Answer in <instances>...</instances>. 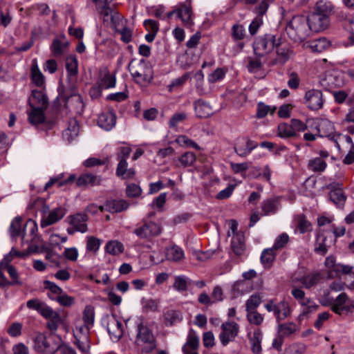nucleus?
<instances>
[{
	"label": "nucleus",
	"instance_id": "obj_1",
	"mask_svg": "<svg viewBox=\"0 0 354 354\" xmlns=\"http://www.w3.org/2000/svg\"><path fill=\"white\" fill-rule=\"evenodd\" d=\"M136 331L135 344L138 346H142L143 353H149L156 348V338L153 330L145 324L143 317H140L138 319Z\"/></svg>",
	"mask_w": 354,
	"mask_h": 354
},
{
	"label": "nucleus",
	"instance_id": "obj_2",
	"mask_svg": "<svg viewBox=\"0 0 354 354\" xmlns=\"http://www.w3.org/2000/svg\"><path fill=\"white\" fill-rule=\"evenodd\" d=\"M286 30L292 39L299 41L304 40L310 33L307 19L301 15L294 17Z\"/></svg>",
	"mask_w": 354,
	"mask_h": 354
},
{
	"label": "nucleus",
	"instance_id": "obj_3",
	"mask_svg": "<svg viewBox=\"0 0 354 354\" xmlns=\"http://www.w3.org/2000/svg\"><path fill=\"white\" fill-rule=\"evenodd\" d=\"M162 232V227L155 221L143 219L138 223L132 231L139 239L151 241L155 237L158 236Z\"/></svg>",
	"mask_w": 354,
	"mask_h": 354
},
{
	"label": "nucleus",
	"instance_id": "obj_4",
	"mask_svg": "<svg viewBox=\"0 0 354 354\" xmlns=\"http://www.w3.org/2000/svg\"><path fill=\"white\" fill-rule=\"evenodd\" d=\"M131 153L129 147H120L117 149L116 156L118 161L115 174L118 177L124 180H131L136 176V170L133 167H128L127 161Z\"/></svg>",
	"mask_w": 354,
	"mask_h": 354
},
{
	"label": "nucleus",
	"instance_id": "obj_5",
	"mask_svg": "<svg viewBox=\"0 0 354 354\" xmlns=\"http://www.w3.org/2000/svg\"><path fill=\"white\" fill-rule=\"evenodd\" d=\"M128 68L137 84L142 85L149 83L153 78L152 69L144 59L136 63L131 61Z\"/></svg>",
	"mask_w": 354,
	"mask_h": 354
},
{
	"label": "nucleus",
	"instance_id": "obj_6",
	"mask_svg": "<svg viewBox=\"0 0 354 354\" xmlns=\"http://www.w3.org/2000/svg\"><path fill=\"white\" fill-rule=\"evenodd\" d=\"M59 337L50 335L46 337L44 334L39 333L34 339V348L44 354H56L59 348Z\"/></svg>",
	"mask_w": 354,
	"mask_h": 354
},
{
	"label": "nucleus",
	"instance_id": "obj_7",
	"mask_svg": "<svg viewBox=\"0 0 354 354\" xmlns=\"http://www.w3.org/2000/svg\"><path fill=\"white\" fill-rule=\"evenodd\" d=\"M276 37L266 34L255 39L253 44L254 52L257 56H264L271 53L276 46Z\"/></svg>",
	"mask_w": 354,
	"mask_h": 354
},
{
	"label": "nucleus",
	"instance_id": "obj_8",
	"mask_svg": "<svg viewBox=\"0 0 354 354\" xmlns=\"http://www.w3.org/2000/svg\"><path fill=\"white\" fill-rule=\"evenodd\" d=\"M45 110L38 107H30V110L27 112L28 120L31 124L35 127L41 125L42 130L48 131L53 128L55 122L52 120H46L44 113Z\"/></svg>",
	"mask_w": 354,
	"mask_h": 354
},
{
	"label": "nucleus",
	"instance_id": "obj_9",
	"mask_svg": "<svg viewBox=\"0 0 354 354\" xmlns=\"http://www.w3.org/2000/svg\"><path fill=\"white\" fill-rule=\"evenodd\" d=\"M107 331L113 341H118L124 333L123 325L115 315H108L104 318Z\"/></svg>",
	"mask_w": 354,
	"mask_h": 354
},
{
	"label": "nucleus",
	"instance_id": "obj_10",
	"mask_svg": "<svg viewBox=\"0 0 354 354\" xmlns=\"http://www.w3.org/2000/svg\"><path fill=\"white\" fill-rule=\"evenodd\" d=\"M91 327L84 324L77 326L74 331L75 342L79 349L86 353L90 348L89 330Z\"/></svg>",
	"mask_w": 354,
	"mask_h": 354
},
{
	"label": "nucleus",
	"instance_id": "obj_11",
	"mask_svg": "<svg viewBox=\"0 0 354 354\" xmlns=\"http://www.w3.org/2000/svg\"><path fill=\"white\" fill-rule=\"evenodd\" d=\"M221 330L219 339L223 346H226L229 342L234 341L237 336L239 327L234 322H226L221 325Z\"/></svg>",
	"mask_w": 354,
	"mask_h": 354
},
{
	"label": "nucleus",
	"instance_id": "obj_12",
	"mask_svg": "<svg viewBox=\"0 0 354 354\" xmlns=\"http://www.w3.org/2000/svg\"><path fill=\"white\" fill-rule=\"evenodd\" d=\"M324 100L321 91L310 89L304 96V104L312 111H317L323 107Z\"/></svg>",
	"mask_w": 354,
	"mask_h": 354
},
{
	"label": "nucleus",
	"instance_id": "obj_13",
	"mask_svg": "<svg viewBox=\"0 0 354 354\" xmlns=\"http://www.w3.org/2000/svg\"><path fill=\"white\" fill-rule=\"evenodd\" d=\"M100 14L103 17L104 23L107 26L113 29H115L119 26L121 16L115 10L106 4L102 8Z\"/></svg>",
	"mask_w": 354,
	"mask_h": 354
},
{
	"label": "nucleus",
	"instance_id": "obj_14",
	"mask_svg": "<svg viewBox=\"0 0 354 354\" xmlns=\"http://www.w3.org/2000/svg\"><path fill=\"white\" fill-rule=\"evenodd\" d=\"M69 46V42L64 34L55 37L51 45L50 50L51 54L55 57H60L65 54Z\"/></svg>",
	"mask_w": 354,
	"mask_h": 354
},
{
	"label": "nucleus",
	"instance_id": "obj_15",
	"mask_svg": "<svg viewBox=\"0 0 354 354\" xmlns=\"http://www.w3.org/2000/svg\"><path fill=\"white\" fill-rule=\"evenodd\" d=\"M307 19L310 32H320L328 28L329 19L320 14L313 12Z\"/></svg>",
	"mask_w": 354,
	"mask_h": 354
},
{
	"label": "nucleus",
	"instance_id": "obj_16",
	"mask_svg": "<svg viewBox=\"0 0 354 354\" xmlns=\"http://www.w3.org/2000/svg\"><path fill=\"white\" fill-rule=\"evenodd\" d=\"M330 189L329 196L330 200L339 207L342 208L346 203V196L343 192L342 185L339 183H333L328 185Z\"/></svg>",
	"mask_w": 354,
	"mask_h": 354
},
{
	"label": "nucleus",
	"instance_id": "obj_17",
	"mask_svg": "<svg viewBox=\"0 0 354 354\" xmlns=\"http://www.w3.org/2000/svg\"><path fill=\"white\" fill-rule=\"evenodd\" d=\"M67 210L65 207H58L53 209L47 216L41 218L40 225L42 228L56 223L66 215Z\"/></svg>",
	"mask_w": 354,
	"mask_h": 354
},
{
	"label": "nucleus",
	"instance_id": "obj_18",
	"mask_svg": "<svg viewBox=\"0 0 354 354\" xmlns=\"http://www.w3.org/2000/svg\"><path fill=\"white\" fill-rule=\"evenodd\" d=\"M316 129L320 137H328L332 140V137L338 133H335L333 124L327 119H318L315 122Z\"/></svg>",
	"mask_w": 354,
	"mask_h": 354
},
{
	"label": "nucleus",
	"instance_id": "obj_19",
	"mask_svg": "<svg viewBox=\"0 0 354 354\" xmlns=\"http://www.w3.org/2000/svg\"><path fill=\"white\" fill-rule=\"evenodd\" d=\"M353 307L354 308L353 301L344 292L339 295L332 304L333 311L339 315L343 310H348Z\"/></svg>",
	"mask_w": 354,
	"mask_h": 354
},
{
	"label": "nucleus",
	"instance_id": "obj_20",
	"mask_svg": "<svg viewBox=\"0 0 354 354\" xmlns=\"http://www.w3.org/2000/svg\"><path fill=\"white\" fill-rule=\"evenodd\" d=\"M67 220L70 225L75 227L77 232L84 233L88 230V216L86 214L77 213L71 215L67 217Z\"/></svg>",
	"mask_w": 354,
	"mask_h": 354
},
{
	"label": "nucleus",
	"instance_id": "obj_21",
	"mask_svg": "<svg viewBox=\"0 0 354 354\" xmlns=\"http://www.w3.org/2000/svg\"><path fill=\"white\" fill-rule=\"evenodd\" d=\"M321 279V274L319 272H313L308 273L301 278L295 277L292 279V282L295 283L299 281L304 288L308 289L318 284Z\"/></svg>",
	"mask_w": 354,
	"mask_h": 354
},
{
	"label": "nucleus",
	"instance_id": "obj_22",
	"mask_svg": "<svg viewBox=\"0 0 354 354\" xmlns=\"http://www.w3.org/2000/svg\"><path fill=\"white\" fill-rule=\"evenodd\" d=\"M102 181L101 176L91 173H85L80 176L76 183L79 187H95L100 185Z\"/></svg>",
	"mask_w": 354,
	"mask_h": 354
},
{
	"label": "nucleus",
	"instance_id": "obj_23",
	"mask_svg": "<svg viewBox=\"0 0 354 354\" xmlns=\"http://www.w3.org/2000/svg\"><path fill=\"white\" fill-rule=\"evenodd\" d=\"M30 107L46 109L48 105L47 96L41 91L33 90L28 99Z\"/></svg>",
	"mask_w": 354,
	"mask_h": 354
},
{
	"label": "nucleus",
	"instance_id": "obj_24",
	"mask_svg": "<svg viewBox=\"0 0 354 354\" xmlns=\"http://www.w3.org/2000/svg\"><path fill=\"white\" fill-rule=\"evenodd\" d=\"M116 78L114 74H111L108 68H104L100 72L98 85L101 89H109L115 87Z\"/></svg>",
	"mask_w": 354,
	"mask_h": 354
},
{
	"label": "nucleus",
	"instance_id": "obj_25",
	"mask_svg": "<svg viewBox=\"0 0 354 354\" xmlns=\"http://www.w3.org/2000/svg\"><path fill=\"white\" fill-rule=\"evenodd\" d=\"M115 122L116 116L113 111L103 112L98 117V125L106 131L111 130L115 125Z\"/></svg>",
	"mask_w": 354,
	"mask_h": 354
},
{
	"label": "nucleus",
	"instance_id": "obj_26",
	"mask_svg": "<svg viewBox=\"0 0 354 354\" xmlns=\"http://www.w3.org/2000/svg\"><path fill=\"white\" fill-rule=\"evenodd\" d=\"M196 161V156L194 152L187 151L181 154L173 162L177 167L186 168L192 167Z\"/></svg>",
	"mask_w": 354,
	"mask_h": 354
},
{
	"label": "nucleus",
	"instance_id": "obj_27",
	"mask_svg": "<svg viewBox=\"0 0 354 354\" xmlns=\"http://www.w3.org/2000/svg\"><path fill=\"white\" fill-rule=\"evenodd\" d=\"M66 69L70 81H75L78 73V61L75 55H71L66 57Z\"/></svg>",
	"mask_w": 354,
	"mask_h": 354
},
{
	"label": "nucleus",
	"instance_id": "obj_28",
	"mask_svg": "<svg viewBox=\"0 0 354 354\" xmlns=\"http://www.w3.org/2000/svg\"><path fill=\"white\" fill-rule=\"evenodd\" d=\"M194 110L197 117L206 118L213 113L211 106L206 102L198 100L194 103Z\"/></svg>",
	"mask_w": 354,
	"mask_h": 354
},
{
	"label": "nucleus",
	"instance_id": "obj_29",
	"mask_svg": "<svg viewBox=\"0 0 354 354\" xmlns=\"http://www.w3.org/2000/svg\"><path fill=\"white\" fill-rule=\"evenodd\" d=\"M165 257L168 261L178 262L184 259V251L178 245H173L166 248Z\"/></svg>",
	"mask_w": 354,
	"mask_h": 354
},
{
	"label": "nucleus",
	"instance_id": "obj_30",
	"mask_svg": "<svg viewBox=\"0 0 354 354\" xmlns=\"http://www.w3.org/2000/svg\"><path fill=\"white\" fill-rule=\"evenodd\" d=\"M232 253L236 257H241L243 254V234H237L232 236L231 241Z\"/></svg>",
	"mask_w": 354,
	"mask_h": 354
},
{
	"label": "nucleus",
	"instance_id": "obj_31",
	"mask_svg": "<svg viewBox=\"0 0 354 354\" xmlns=\"http://www.w3.org/2000/svg\"><path fill=\"white\" fill-rule=\"evenodd\" d=\"M294 223L295 225V232H299L301 234H304L312 230L310 223L302 214H299L295 216Z\"/></svg>",
	"mask_w": 354,
	"mask_h": 354
},
{
	"label": "nucleus",
	"instance_id": "obj_32",
	"mask_svg": "<svg viewBox=\"0 0 354 354\" xmlns=\"http://www.w3.org/2000/svg\"><path fill=\"white\" fill-rule=\"evenodd\" d=\"M325 267L326 268V274L328 279L339 277V263H336L335 257L328 256L325 261Z\"/></svg>",
	"mask_w": 354,
	"mask_h": 354
},
{
	"label": "nucleus",
	"instance_id": "obj_33",
	"mask_svg": "<svg viewBox=\"0 0 354 354\" xmlns=\"http://www.w3.org/2000/svg\"><path fill=\"white\" fill-rule=\"evenodd\" d=\"M248 336L250 338V344L252 353L254 354H261L262 348L261 342L262 335L260 330L256 329L252 336L250 333L248 334Z\"/></svg>",
	"mask_w": 354,
	"mask_h": 354
},
{
	"label": "nucleus",
	"instance_id": "obj_34",
	"mask_svg": "<svg viewBox=\"0 0 354 354\" xmlns=\"http://www.w3.org/2000/svg\"><path fill=\"white\" fill-rule=\"evenodd\" d=\"M247 171L248 175L251 176L252 178H257L259 176H263L267 181L270 180L271 177V171L268 167L266 165L263 167V171L259 167H250L248 168L245 167V171Z\"/></svg>",
	"mask_w": 354,
	"mask_h": 354
},
{
	"label": "nucleus",
	"instance_id": "obj_35",
	"mask_svg": "<svg viewBox=\"0 0 354 354\" xmlns=\"http://www.w3.org/2000/svg\"><path fill=\"white\" fill-rule=\"evenodd\" d=\"M31 80L37 86H42L45 83V77L41 72L36 59H34L31 66Z\"/></svg>",
	"mask_w": 354,
	"mask_h": 354
},
{
	"label": "nucleus",
	"instance_id": "obj_36",
	"mask_svg": "<svg viewBox=\"0 0 354 354\" xmlns=\"http://www.w3.org/2000/svg\"><path fill=\"white\" fill-rule=\"evenodd\" d=\"M128 203L124 200L108 201L105 204L106 210L110 212H120L128 208Z\"/></svg>",
	"mask_w": 354,
	"mask_h": 354
},
{
	"label": "nucleus",
	"instance_id": "obj_37",
	"mask_svg": "<svg viewBox=\"0 0 354 354\" xmlns=\"http://www.w3.org/2000/svg\"><path fill=\"white\" fill-rule=\"evenodd\" d=\"M177 16L185 24H191L192 8L189 6L182 4L176 9Z\"/></svg>",
	"mask_w": 354,
	"mask_h": 354
},
{
	"label": "nucleus",
	"instance_id": "obj_38",
	"mask_svg": "<svg viewBox=\"0 0 354 354\" xmlns=\"http://www.w3.org/2000/svg\"><path fill=\"white\" fill-rule=\"evenodd\" d=\"M104 250L106 252L116 256L122 253L124 250V248L121 242L117 240H112L106 243Z\"/></svg>",
	"mask_w": 354,
	"mask_h": 354
},
{
	"label": "nucleus",
	"instance_id": "obj_39",
	"mask_svg": "<svg viewBox=\"0 0 354 354\" xmlns=\"http://www.w3.org/2000/svg\"><path fill=\"white\" fill-rule=\"evenodd\" d=\"M332 12L333 6L330 2H327L322 0L317 2L314 12L320 14L322 16L329 19Z\"/></svg>",
	"mask_w": 354,
	"mask_h": 354
},
{
	"label": "nucleus",
	"instance_id": "obj_40",
	"mask_svg": "<svg viewBox=\"0 0 354 354\" xmlns=\"http://www.w3.org/2000/svg\"><path fill=\"white\" fill-rule=\"evenodd\" d=\"M330 45V41L324 37L312 41L309 44V48L313 52L322 53L327 49Z\"/></svg>",
	"mask_w": 354,
	"mask_h": 354
},
{
	"label": "nucleus",
	"instance_id": "obj_41",
	"mask_svg": "<svg viewBox=\"0 0 354 354\" xmlns=\"http://www.w3.org/2000/svg\"><path fill=\"white\" fill-rule=\"evenodd\" d=\"M191 280L185 275L177 276L174 279L173 287L178 292H185L188 289Z\"/></svg>",
	"mask_w": 354,
	"mask_h": 354
},
{
	"label": "nucleus",
	"instance_id": "obj_42",
	"mask_svg": "<svg viewBox=\"0 0 354 354\" xmlns=\"http://www.w3.org/2000/svg\"><path fill=\"white\" fill-rule=\"evenodd\" d=\"M175 142L182 147H190L198 151L201 149V147L196 142L189 138L185 135H180L177 136Z\"/></svg>",
	"mask_w": 354,
	"mask_h": 354
},
{
	"label": "nucleus",
	"instance_id": "obj_43",
	"mask_svg": "<svg viewBox=\"0 0 354 354\" xmlns=\"http://www.w3.org/2000/svg\"><path fill=\"white\" fill-rule=\"evenodd\" d=\"M327 167L325 160L322 158H315L309 160L308 167L314 172L324 171Z\"/></svg>",
	"mask_w": 354,
	"mask_h": 354
},
{
	"label": "nucleus",
	"instance_id": "obj_44",
	"mask_svg": "<svg viewBox=\"0 0 354 354\" xmlns=\"http://www.w3.org/2000/svg\"><path fill=\"white\" fill-rule=\"evenodd\" d=\"M21 222L22 219L21 217H15L11 222L10 226V234L12 237H17L22 236L24 237V232L21 230Z\"/></svg>",
	"mask_w": 354,
	"mask_h": 354
},
{
	"label": "nucleus",
	"instance_id": "obj_45",
	"mask_svg": "<svg viewBox=\"0 0 354 354\" xmlns=\"http://www.w3.org/2000/svg\"><path fill=\"white\" fill-rule=\"evenodd\" d=\"M297 330V325L293 322L279 324L278 326V333L281 337H286L292 335Z\"/></svg>",
	"mask_w": 354,
	"mask_h": 354
},
{
	"label": "nucleus",
	"instance_id": "obj_46",
	"mask_svg": "<svg viewBox=\"0 0 354 354\" xmlns=\"http://www.w3.org/2000/svg\"><path fill=\"white\" fill-rule=\"evenodd\" d=\"M277 135L282 138L294 137L295 131L292 130L291 124L286 122L280 123L278 125Z\"/></svg>",
	"mask_w": 354,
	"mask_h": 354
},
{
	"label": "nucleus",
	"instance_id": "obj_47",
	"mask_svg": "<svg viewBox=\"0 0 354 354\" xmlns=\"http://www.w3.org/2000/svg\"><path fill=\"white\" fill-rule=\"evenodd\" d=\"M199 345V337L196 333L194 330H190L188 335L186 344L183 347L187 348L189 350H196Z\"/></svg>",
	"mask_w": 354,
	"mask_h": 354
},
{
	"label": "nucleus",
	"instance_id": "obj_48",
	"mask_svg": "<svg viewBox=\"0 0 354 354\" xmlns=\"http://www.w3.org/2000/svg\"><path fill=\"white\" fill-rule=\"evenodd\" d=\"M227 70L225 68H218L212 73H211L208 77L207 80L209 84H214L223 80L226 75Z\"/></svg>",
	"mask_w": 354,
	"mask_h": 354
},
{
	"label": "nucleus",
	"instance_id": "obj_49",
	"mask_svg": "<svg viewBox=\"0 0 354 354\" xmlns=\"http://www.w3.org/2000/svg\"><path fill=\"white\" fill-rule=\"evenodd\" d=\"M46 324L47 328L52 333L55 332L59 324L62 323V319L58 312L54 313L50 318H48Z\"/></svg>",
	"mask_w": 354,
	"mask_h": 354
},
{
	"label": "nucleus",
	"instance_id": "obj_50",
	"mask_svg": "<svg viewBox=\"0 0 354 354\" xmlns=\"http://www.w3.org/2000/svg\"><path fill=\"white\" fill-rule=\"evenodd\" d=\"M276 253L273 248L265 249L261 256V260L265 267H269L275 259Z\"/></svg>",
	"mask_w": 354,
	"mask_h": 354
},
{
	"label": "nucleus",
	"instance_id": "obj_51",
	"mask_svg": "<svg viewBox=\"0 0 354 354\" xmlns=\"http://www.w3.org/2000/svg\"><path fill=\"white\" fill-rule=\"evenodd\" d=\"M50 299L56 300L61 306L64 307H69L74 304L75 299L73 297L68 295L64 292L59 297H53L48 295Z\"/></svg>",
	"mask_w": 354,
	"mask_h": 354
},
{
	"label": "nucleus",
	"instance_id": "obj_52",
	"mask_svg": "<svg viewBox=\"0 0 354 354\" xmlns=\"http://www.w3.org/2000/svg\"><path fill=\"white\" fill-rule=\"evenodd\" d=\"M165 322L167 325H173L182 320V315L180 311L176 310H169L165 315Z\"/></svg>",
	"mask_w": 354,
	"mask_h": 354
},
{
	"label": "nucleus",
	"instance_id": "obj_53",
	"mask_svg": "<svg viewBox=\"0 0 354 354\" xmlns=\"http://www.w3.org/2000/svg\"><path fill=\"white\" fill-rule=\"evenodd\" d=\"M276 109L277 108L275 106H270L263 102H259L257 108V117L258 118H263L268 114L272 115L275 112Z\"/></svg>",
	"mask_w": 354,
	"mask_h": 354
},
{
	"label": "nucleus",
	"instance_id": "obj_54",
	"mask_svg": "<svg viewBox=\"0 0 354 354\" xmlns=\"http://www.w3.org/2000/svg\"><path fill=\"white\" fill-rule=\"evenodd\" d=\"M142 310L145 313L156 312L158 310L159 301L153 299H143L142 300Z\"/></svg>",
	"mask_w": 354,
	"mask_h": 354
},
{
	"label": "nucleus",
	"instance_id": "obj_55",
	"mask_svg": "<svg viewBox=\"0 0 354 354\" xmlns=\"http://www.w3.org/2000/svg\"><path fill=\"white\" fill-rule=\"evenodd\" d=\"M94 319V308L91 306H86L83 313L84 324L91 327L93 325Z\"/></svg>",
	"mask_w": 354,
	"mask_h": 354
},
{
	"label": "nucleus",
	"instance_id": "obj_56",
	"mask_svg": "<svg viewBox=\"0 0 354 354\" xmlns=\"http://www.w3.org/2000/svg\"><path fill=\"white\" fill-rule=\"evenodd\" d=\"M101 245V240L95 236L86 237V250L90 252L96 253Z\"/></svg>",
	"mask_w": 354,
	"mask_h": 354
},
{
	"label": "nucleus",
	"instance_id": "obj_57",
	"mask_svg": "<svg viewBox=\"0 0 354 354\" xmlns=\"http://www.w3.org/2000/svg\"><path fill=\"white\" fill-rule=\"evenodd\" d=\"M261 303V297L258 295H252L250 297V298L247 300L246 302V310H257L256 309Z\"/></svg>",
	"mask_w": 354,
	"mask_h": 354
},
{
	"label": "nucleus",
	"instance_id": "obj_58",
	"mask_svg": "<svg viewBox=\"0 0 354 354\" xmlns=\"http://www.w3.org/2000/svg\"><path fill=\"white\" fill-rule=\"evenodd\" d=\"M44 288L50 291L48 295H50L53 297H59L64 292L63 290L54 282L46 280L44 281Z\"/></svg>",
	"mask_w": 354,
	"mask_h": 354
},
{
	"label": "nucleus",
	"instance_id": "obj_59",
	"mask_svg": "<svg viewBox=\"0 0 354 354\" xmlns=\"http://www.w3.org/2000/svg\"><path fill=\"white\" fill-rule=\"evenodd\" d=\"M278 201L276 199H268L262 203V210L265 214L274 213L277 208Z\"/></svg>",
	"mask_w": 354,
	"mask_h": 354
},
{
	"label": "nucleus",
	"instance_id": "obj_60",
	"mask_svg": "<svg viewBox=\"0 0 354 354\" xmlns=\"http://www.w3.org/2000/svg\"><path fill=\"white\" fill-rule=\"evenodd\" d=\"M332 141L334 142L335 146L338 150H340V142H346L351 145V149H353V143L351 138L349 136H344L338 133L336 136L332 137Z\"/></svg>",
	"mask_w": 354,
	"mask_h": 354
},
{
	"label": "nucleus",
	"instance_id": "obj_61",
	"mask_svg": "<svg viewBox=\"0 0 354 354\" xmlns=\"http://www.w3.org/2000/svg\"><path fill=\"white\" fill-rule=\"evenodd\" d=\"M248 321L254 325H260L263 321V317L257 310L247 311Z\"/></svg>",
	"mask_w": 354,
	"mask_h": 354
},
{
	"label": "nucleus",
	"instance_id": "obj_62",
	"mask_svg": "<svg viewBox=\"0 0 354 354\" xmlns=\"http://www.w3.org/2000/svg\"><path fill=\"white\" fill-rule=\"evenodd\" d=\"M263 24V18L261 17V15H257L249 25L248 30L250 34L251 35H254L257 34Z\"/></svg>",
	"mask_w": 354,
	"mask_h": 354
},
{
	"label": "nucleus",
	"instance_id": "obj_63",
	"mask_svg": "<svg viewBox=\"0 0 354 354\" xmlns=\"http://www.w3.org/2000/svg\"><path fill=\"white\" fill-rule=\"evenodd\" d=\"M79 129L80 126L77 121L75 119H71L68 122V127L67 129L64 131V135L73 138L77 136Z\"/></svg>",
	"mask_w": 354,
	"mask_h": 354
},
{
	"label": "nucleus",
	"instance_id": "obj_64",
	"mask_svg": "<svg viewBox=\"0 0 354 354\" xmlns=\"http://www.w3.org/2000/svg\"><path fill=\"white\" fill-rule=\"evenodd\" d=\"M289 241V236L286 233H282L278 236L272 248L274 250L281 249L286 246Z\"/></svg>",
	"mask_w": 354,
	"mask_h": 354
}]
</instances>
